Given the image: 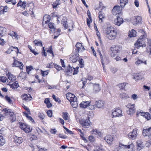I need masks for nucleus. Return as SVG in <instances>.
Instances as JSON below:
<instances>
[{
  "mask_svg": "<svg viewBox=\"0 0 151 151\" xmlns=\"http://www.w3.org/2000/svg\"><path fill=\"white\" fill-rule=\"evenodd\" d=\"M142 18L140 16H137L134 17L132 19V23L134 25H136L138 23H141Z\"/></svg>",
  "mask_w": 151,
  "mask_h": 151,
  "instance_id": "4468645a",
  "label": "nucleus"
},
{
  "mask_svg": "<svg viewBox=\"0 0 151 151\" xmlns=\"http://www.w3.org/2000/svg\"><path fill=\"white\" fill-rule=\"evenodd\" d=\"M131 98L133 100H135L137 99L138 96L136 94H134L131 96Z\"/></svg>",
  "mask_w": 151,
  "mask_h": 151,
  "instance_id": "13d9d810",
  "label": "nucleus"
},
{
  "mask_svg": "<svg viewBox=\"0 0 151 151\" xmlns=\"http://www.w3.org/2000/svg\"><path fill=\"white\" fill-rule=\"evenodd\" d=\"M19 76L22 79L25 78H26V73L23 72H21L19 73Z\"/></svg>",
  "mask_w": 151,
  "mask_h": 151,
  "instance_id": "49530a36",
  "label": "nucleus"
},
{
  "mask_svg": "<svg viewBox=\"0 0 151 151\" xmlns=\"http://www.w3.org/2000/svg\"><path fill=\"white\" fill-rule=\"evenodd\" d=\"M68 100L70 102V101H76L77 100V99L76 97L74 95V97L72 96V97L70 98Z\"/></svg>",
  "mask_w": 151,
  "mask_h": 151,
  "instance_id": "052dcab7",
  "label": "nucleus"
},
{
  "mask_svg": "<svg viewBox=\"0 0 151 151\" xmlns=\"http://www.w3.org/2000/svg\"><path fill=\"white\" fill-rule=\"evenodd\" d=\"M111 71L113 73H115L117 70V69L115 67H113L111 68Z\"/></svg>",
  "mask_w": 151,
  "mask_h": 151,
  "instance_id": "774afa93",
  "label": "nucleus"
},
{
  "mask_svg": "<svg viewBox=\"0 0 151 151\" xmlns=\"http://www.w3.org/2000/svg\"><path fill=\"white\" fill-rule=\"evenodd\" d=\"M136 32L134 29H132L131 31H129V37H135L136 35Z\"/></svg>",
  "mask_w": 151,
  "mask_h": 151,
  "instance_id": "c85d7f7f",
  "label": "nucleus"
},
{
  "mask_svg": "<svg viewBox=\"0 0 151 151\" xmlns=\"http://www.w3.org/2000/svg\"><path fill=\"white\" fill-rule=\"evenodd\" d=\"M145 63V65H146V61H145L144 62H143L141 60H139L135 62V64L136 65H138L140 64V63Z\"/></svg>",
  "mask_w": 151,
  "mask_h": 151,
  "instance_id": "5fc2aeb1",
  "label": "nucleus"
},
{
  "mask_svg": "<svg viewBox=\"0 0 151 151\" xmlns=\"http://www.w3.org/2000/svg\"><path fill=\"white\" fill-rule=\"evenodd\" d=\"M133 79L136 81L142 79L143 78V75L141 73H135L133 75Z\"/></svg>",
  "mask_w": 151,
  "mask_h": 151,
  "instance_id": "f3484780",
  "label": "nucleus"
},
{
  "mask_svg": "<svg viewBox=\"0 0 151 151\" xmlns=\"http://www.w3.org/2000/svg\"><path fill=\"white\" fill-rule=\"evenodd\" d=\"M14 142L17 145H19L22 142V139L21 137H19L15 136L14 137Z\"/></svg>",
  "mask_w": 151,
  "mask_h": 151,
  "instance_id": "6ab92c4d",
  "label": "nucleus"
},
{
  "mask_svg": "<svg viewBox=\"0 0 151 151\" xmlns=\"http://www.w3.org/2000/svg\"><path fill=\"white\" fill-rule=\"evenodd\" d=\"M11 88L12 89H15L19 87V85L16 82L13 83L10 85Z\"/></svg>",
  "mask_w": 151,
  "mask_h": 151,
  "instance_id": "4c0bfd02",
  "label": "nucleus"
},
{
  "mask_svg": "<svg viewBox=\"0 0 151 151\" xmlns=\"http://www.w3.org/2000/svg\"><path fill=\"white\" fill-rule=\"evenodd\" d=\"M122 47L120 45L113 46L110 48V55L116 61H118L121 60V58L117 56V53L120 52L122 50Z\"/></svg>",
  "mask_w": 151,
  "mask_h": 151,
  "instance_id": "f257e3e1",
  "label": "nucleus"
},
{
  "mask_svg": "<svg viewBox=\"0 0 151 151\" xmlns=\"http://www.w3.org/2000/svg\"><path fill=\"white\" fill-rule=\"evenodd\" d=\"M137 147V150H140L145 147V145L143 144L142 140L139 139L136 142Z\"/></svg>",
  "mask_w": 151,
  "mask_h": 151,
  "instance_id": "ddd939ff",
  "label": "nucleus"
},
{
  "mask_svg": "<svg viewBox=\"0 0 151 151\" xmlns=\"http://www.w3.org/2000/svg\"><path fill=\"white\" fill-rule=\"evenodd\" d=\"M27 3L26 2H22L21 0H20L17 4V6L18 7L20 6L21 7L24 9Z\"/></svg>",
  "mask_w": 151,
  "mask_h": 151,
  "instance_id": "b1692460",
  "label": "nucleus"
},
{
  "mask_svg": "<svg viewBox=\"0 0 151 151\" xmlns=\"http://www.w3.org/2000/svg\"><path fill=\"white\" fill-rule=\"evenodd\" d=\"M122 112L121 109L119 108L113 109L111 111L113 116L112 118L122 116Z\"/></svg>",
  "mask_w": 151,
  "mask_h": 151,
  "instance_id": "20e7f679",
  "label": "nucleus"
},
{
  "mask_svg": "<svg viewBox=\"0 0 151 151\" xmlns=\"http://www.w3.org/2000/svg\"><path fill=\"white\" fill-rule=\"evenodd\" d=\"M137 116H139L140 115L142 116H144L147 120H149L151 119L150 114L148 112L145 113L143 112H139V111H137Z\"/></svg>",
  "mask_w": 151,
  "mask_h": 151,
  "instance_id": "1a4fd4ad",
  "label": "nucleus"
},
{
  "mask_svg": "<svg viewBox=\"0 0 151 151\" xmlns=\"http://www.w3.org/2000/svg\"><path fill=\"white\" fill-rule=\"evenodd\" d=\"M21 129L27 133H29L32 130L30 126L24 123H21L20 125Z\"/></svg>",
  "mask_w": 151,
  "mask_h": 151,
  "instance_id": "423d86ee",
  "label": "nucleus"
},
{
  "mask_svg": "<svg viewBox=\"0 0 151 151\" xmlns=\"http://www.w3.org/2000/svg\"><path fill=\"white\" fill-rule=\"evenodd\" d=\"M0 8L1 9H2L3 11L2 12L1 10L0 11V14H2L3 12H6L7 11V6H5L4 7L1 6L0 7Z\"/></svg>",
  "mask_w": 151,
  "mask_h": 151,
  "instance_id": "de8ad7c7",
  "label": "nucleus"
},
{
  "mask_svg": "<svg viewBox=\"0 0 151 151\" xmlns=\"http://www.w3.org/2000/svg\"><path fill=\"white\" fill-rule=\"evenodd\" d=\"M105 17L104 14V13H102L101 12H100L99 13V20H101L102 21V19Z\"/></svg>",
  "mask_w": 151,
  "mask_h": 151,
  "instance_id": "58836bf2",
  "label": "nucleus"
},
{
  "mask_svg": "<svg viewBox=\"0 0 151 151\" xmlns=\"http://www.w3.org/2000/svg\"><path fill=\"white\" fill-rule=\"evenodd\" d=\"M48 27L49 28L53 29L54 31L55 29V28L53 24L51 22H50L48 24Z\"/></svg>",
  "mask_w": 151,
  "mask_h": 151,
  "instance_id": "4d7b16f0",
  "label": "nucleus"
},
{
  "mask_svg": "<svg viewBox=\"0 0 151 151\" xmlns=\"http://www.w3.org/2000/svg\"><path fill=\"white\" fill-rule=\"evenodd\" d=\"M62 24H63V25L64 27V29H67L68 28V25L67 24V22L65 20H62L61 21Z\"/></svg>",
  "mask_w": 151,
  "mask_h": 151,
  "instance_id": "a18cd8bd",
  "label": "nucleus"
},
{
  "mask_svg": "<svg viewBox=\"0 0 151 151\" xmlns=\"http://www.w3.org/2000/svg\"><path fill=\"white\" fill-rule=\"evenodd\" d=\"M14 47L13 46H11L9 48L8 50L6 51V53L8 54H10L12 51H13V48Z\"/></svg>",
  "mask_w": 151,
  "mask_h": 151,
  "instance_id": "e2e57ef3",
  "label": "nucleus"
},
{
  "mask_svg": "<svg viewBox=\"0 0 151 151\" xmlns=\"http://www.w3.org/2000/svg\"><path fill=\"white\" fill-rule=\"evenodd\" d=\"M38 116L40 120L43 119L45 117L44 114L42 113H39Z\"/></svg>",
  "mask_w": 151,
  "mask_h": 151,
  "instance_id": "864d4df0",
  "label": "nucleus"
},
{
  "mask_svg": "<svg viewBox=\"0 0 151 151\" xmlns=\"http://www.w3.org/2000/svg\"><path fill=\"white\" fill-rule=\"evenodd\" d=\"M123 19L119 16H117V18L114 20V24L118 26H120L123 22Z\"/></svg>",
  "mask_w": 151,
  "mask_h": 151,
  "instance_id": "dca6fc26",
  "label": "nucleus"
},
{
  "mask_svg": "<svg viewBox=\"0 0 151 151\" xmlns=\"http://www.w3.org/2000/svg\"><path fill=\"white\" fill-rule=\"evenodd\" d=\"M53 99L56 101L58 102H60V100L58 98H56L55 96L54 95H53L52 96Z\"/></svg>",
  "mask_w": 151,
  "mask_h": 151,
  "instance_id": "0e129e2a",
  "label": "nucleus"
},
{
  "mask_svg": "<svg viewBox=\"0 0 151 151\" xmlns=\"http://www.w3.org/2000/svg\"><path fill=\"white\" fill-rule=\"evenodd\" d=\"M9 35L12 36L13 38L14 39H18V35L15 32H12V33H9Z\"/></svg>",
  "mask_w": 151,
  "mask_h": 151,
  "instance_id": "f704fd0d",
  "label": "nucleus"
},
{
  "mask_svg": "<svg viewBox=\"0 0 151 151\" xmlns=\"http://www.w3.org/2000/svg\"><path fill=\"white\" fill-rule=\"evenodd\" d=\"M146 46L145 43L143 40L141 39H139L137 42L134 44V46L137 49L139 48L140 47H145Z\"/></svg>",
  "mask_w": 151,
  "mask_h": 151,
  "instance_id": "39448f33",
  "label": "nucleus"
},
{
  "mask_svg": "<svg viewBox=\"0 0 151 151\" xmlns=\"http://www.w3.org/2000/svg\"><path fill=\"white\" fill-rule=\"evenodd\" d=\"M47 115L48 116L50 117H51L52 116V111L51 110H48L47 112Z\"/></svg>",
  "mask_w": 151,
  "mask_h": 151,
  "instance_id": "69168bd1",
  "label": "nucleus"
},
{
  "mask_svg": "<svg viewBox=\"0 0 151 151\" xmlns=\"http://www.w3.org/2000/svg\"><path fill=\"white\" fill-rule=\"evenodd\" d=\"M90 101H82L80 104V107L84 108H86L90 104Z\"/></svg>",
  "mask_w": 151,
  "mask_h": 151,
  "instance_id": "4be33fe9",
  "label": "nucleus"
},
{
  "mask_svg": "<svg viewBox=\"0 0 151 151\" xmlns=\"http://www.w3.org/2000/svg\"><path fill=\"white\" fill-rule=\"evenodd\" d=\"M135 111V109H128L127 111V113L128 114L132 115L134 113Z\"/></svg>",
  "mask_w": 151,
  "mask_h": 151,
  "instance_id": "79ce46f5",
  "label": "nucleus"
},
{
  "mask_svg": "<svg viewBox=\"0 0 151 151\" xmlns=\"http://www.w3.org/2000/svg\"><path fill=\"white\" fill-rule=\"evenodd\" d=\"M142 134L145 137L147 136L149 137L151 135V127H144L143 129Z\"/></svg>",
  "mask_w": 151,
  "mask_h": 151,
  "instance_id": "6e6552de",
  "label": "nucleus"
},
{
  "mask_svg": "<svg viewBox=\"0 0 151 151\" xmlns=\"http://www.w3.org/2000/svg\"><path fill=\"white\" fill-rule=\"evenodd\" d=\"M43 20V24L44 23L45 24H47L50 21V17L48 15L46 14L44 16Z\"/></svg>",
  "mask_w": 151,
  "mask_h": 151,
  "instance_id": "412c9836",
  "label": "nucleus"
},
{
  "mask_svg": "<svg viewBox=\"0 0 151 151\" xmlns=\"http://www.w3.org/2000/svg\"><path fill=\"white\" fill-rule=\"evenodd\" d=\"M5 1L8 4H12V5H14L16 3V0H5Z\"/></svg>",
  "mask_w": 151,
  "mask_h": 151,
  "instance_id": "37998d69",
  "label": "nucleus"
},
{
  "mask_svg": "<svg viewBox=\"0 0 151 151\" xmlns=\"http://www.w3.org/2000/svg\"><path fill=\"white\" fill-rule=\"evenodd\" d=\"M104 105V102L101 100H99L95 102V106L99 108L103 107Z\"/></svg>",
  "mask_w": 151,
  "mask_h": 151,
  "instance_id": "aec40b11",
  "label": "nucleus"
},
{
  "mask_svg": "<svg viewBox=\"0 0 151 151\" xmlns=\"http://www.w3.org/2000/svg\"><path fill=\"white\" fill-rule=\"evenodd\" d=\"M122 9L119 6H115L112 10V13L113 15H116L117 14H119L121 12Z\"/></svg>",
  "mask_w": 151,
  "mask_h": 151,
  "instance_id": "f8f14e48",
  "label": "nucleus"
},
{
  "mask_svg": "<svg viewBox=\"0 0 151 151\" xmlns=\"http://www.w3.org/2000/svg\"><path fill=\"white\" fill-rule=\"evenodd\" d=\"M120 96L123 99H127L129 98L127 94L124 93L121 94Z\"/></svg>",
  "mask_w": 151,
  "mask_h": 151,
  "instance_id": "c9c22d12",
  "label": "nucleus"
},
{
  "mask_svg": "<svg viewBox=\"0 0 151 151\" xmlns=\"http://www.w3.org/2000/svg\"><path fill=\"white\" fill-rule=\"evenodd\" d=\"M70 104L72 107L74 108L77 107L78 105V103L77 100L74 101H70Z\"/></svg>",
  "mask_w": 151,
  "mask_h": 151,
  "instance_id": "ea45409f",
  "label": "nucleus"
},
{
  "mask_svg": "<svg viewBox=\"0 0 151 151\" xmlns=\"http://www.w3.org/2000/svg\"><path fill=\"white\" fill-rule=\"evenodd\" d=\"M106 33L109 40H114L116 37V32L112 27H108L106 28Z\"/></svg>",
  "mask_w": 151,
  "mask_h": 151,
  "instance_id": "f03ea898",
  "label": "nucleus"
},
{
  "mask_svg": "<svg viewBox=\"0 0 151 151\" xmlns=\"http://www.w3.org/2000/svg\"><path fill=\"white\" fill-rule=\"evenodd\" d=\"M2 111L6 113L7 114H8L10 116L12 117V122L14 121L15 120V115L14 113L13 112L12 110L10 109H4L2 110Z\"/></svg>",
  "mask_w": 151,
  "mask_h": 151,
  "instance_id": "9b49d317",
  "label": "nucleus"
},
{
  "mask_svg": "<svg viewBox=\"0 0 151 151\" xmlns=\"http://www.w3.org/2000/svg\"><path fill=\"white\" fill-rule=\"evenodd\" d=\"M13 65L15 66H23V63L17 60H15L14 62Z\"/></svg>",
  "mask_w": 151,
  "mask_h": 151,
  "instance_id": "e433bc0d",
  "label": "nucleus"
},
{
  "mask_svg": "<svg viewBox=\"0 0 151 151\" xmlns=\"http://www.w3.org/2000/svg\"><path fill=\"white\" fill-rule=\"evenodd\" d=\"M0 81L4 83L6 82L7 81H8L6 78L5 76L0 77Z\"/></svg>",
  "mask_w": 151,
  "mask_h": 151,
  "instance_id": "603ef678",
  "label": "nucleus"
},
{
  "mask_svg": "<svg viewBox=\"0 0 151 151\" xmlns=\"http://www.w3.org/2000/svg\"><path fill=\"white\" fill-rule=\"evenodd\" d=\"M134 146V145L132 142L128 143V145H124L120 143H119V147L122 148L132 149Z\"/></svg>",
  "mask_w": 151,
  "mask_h": 151,
  "instance_id": "9d476101",
  "label": "nucleus"
},
{
  "mask_svg": "<svg viewBox=\"0 0 151 151\" xmlns=\"http://www.w3.org/2000/svg\"><path fill=\"white\" fill-rule=\"evenodd\" d=\"M126 84L125 83H122L118 84L117 86L120 89H124Z\"/></svg>",
  "mask_w": 151,
  "mask_h": 151,
  "instance_id": "a19ab883",
  "label": "nucleus"
},
{
  "mask_svg": "<svg viewBox=\"0 0 151 151\" xmlns=\"http://www.w3.org/2000/svg\"><path fill=\"white\" fill-rule=\"evenodd\" d=\"M137 134V129H135L133 130L132 132H130L129 133L128 136L129 138L133 140L136 138Z\"/></svg>",
  "mask_w": 151,
  "mask_h": 151,
  "instance_id": "0eeeda50",
  "label": "nucleus"
},
{
  "mask_svg": "<svg viewBox=\"0 0 151 151\" xmlns=\"http://www.w3.org/2000/svg\"><path fill=\"white\" fill-rule=\"evenodd\" d=\"M5 99L6 101L10 104H11L12 103V101L11 99L10 98L7 96L5 97Z\"/></svg>",
  "mask_w": 151,
  "mask_h": 151,
  "instance_id": "bf43d9fd",
  "label": "nucleus"
},
{
  "mask_svg": "<svg viewBox=\"0 0 151 151\" xmlns=\"http://www.w3.org/2000/svg\"><path fill=\"white\" fill-rule=\"evenodd\" d=\"M79 122L82 126L84 128L88 127L91 124L89 120V117L86 119H81L79 120Z\"/></svg>",
  "mask_w": 151,
  "mask_h": 151,
  "instance_id": "7ed1b4c3",
  "label": "nucleus"
},
{
  "mask_svg": "<svg viewBox=\"0 0 151 151\" xmlns=\"http://www.w3.org/2000/svg\"><path fill=\"white\" fill-rule=\"evenodd\" d=\"M4 29V28L3 27H0V37H1L3 36Z\"/></svg>",
  "mask_w": 151,
  "mask_h": 151,
  "instance_id": "338daca9",
  "label": "nucleus"
},
{
  "mask_svg": "<svg viewBox=\"0 0 151 151\" xmlns=\"http://www.w3.org/2000/svg\"><path fill=\"white\" fill-rule=\"evenodd\" d=\"M78 67H76V68H73V75L76 74L78 71Z\"/></svg>",
  "mask_w": 151,
  "mask_h": 151,
  "instance_id": "3c124183",
  "label": "nucleus"
},
{
  "mask_svg": "<svg viewBox=\"0 0 151 151\" xmlns=\"http://www.w3.org/2000/svg\"><path fill=\"white\" fill-rule=\"evenodd\" d=\"M61 3V1L59 0H56L53 4H52V7L53 8L55 9Z\"/></svg>",
  "mask_w": 151,
  "mask_h": 151,
  "instance_id": "473e14b6",
  "label": "nucleus"
},
{
  "mask_svg": "<svg viewBox=\"0 0 151 151\" xmlns=\"http://www.w3.org/2000/svg\"><path fill=\"white\" fill-rule=\"evenodd\" d=\"M82 44L79 42H78L76 44V50H77V51L78 53H79L80 52H81V49L82 47Z\"/></svg>",
  "mask_w": 151,
  "mask_h": 151,
  "instance_id": "bb28decb",
  "label": "nucleus"
},
{
  "mask_svg": "<svg viewBox=\"0 0 151 151\" xmlns=\"http://www.w3.org/2000/svg\"><path fill=\"white\" fill-rule=\"evenodd\" d=\"M26 71L29 74L30 71L34 70L33 67H26Z\"/></svg>",
  "mask_w": 151,
  "mask_h": 151,
  "instance_id": "8fccbe9b",
  "label": "nucleus"
},
{
  "mask_svg": "<svg viewBox=\"0 0 151 151\" xmlns=\"http://www.w3.org/2000/svg\"><path fill=\"white\" fill-rule=\"evenodd\" d=\"M23 114L26 117L28 120H29L32 123L34 122V120L33 119L31 116H29L28 114L26 112H23Z\"/></svg>",
  "mask_w": 151,
  "mask_h": 151,
  "instance_id": "2f4dec72",
  "label": "nucleus"
},
{
  "mask_svg": "<svg viewBox=\"0 0 151 151\" xmlns=\"http://www.w3.org/2000/svg\"><path fill=\"white\" fill-rule=\"evenodd\" d=\"M22 97L23 100L26 102H28L32 99L30 95L28 93L22 95Z\"/></svg>",
  "mask_w": 151,
  "mask_h": 151,
  "instance_id": "a211bd4d",
  "label": "nucleus"
},
{
  "mask_svg": "<svg viewBox=\"0 0 151 151\" xmlns=\"http://www.w3.org/2000/svg\"><path fill=\"white\" fill-rule=\"evenodd\" d=\"M63 117L65 120H67L68 119V113L67 112L63 113Z\"/></svg>",
  "mask_w": 151,
  "mask_h": 151,
  "instance_id": "09e8293b",
  "label": "nucleus"
},
{
  "mask_svg": "<svg viewBox=\"0 0 151 151\" xmlns=\"http://www.w3.org/2000/svg\"><path fill=\"white\" fill-rule=\"evenodd\" d=\"M6 75L7 76L8 78L11 81H13L15 80L16 79V77L10 73L9 72L6 74Z\"/></svg>",
  "mask_w": 151,
  "mask_h": 151,
  "instance_id": "a878e982",
  "label": "nucleus"
},
{
  "mask_svg": "<svg viewBox=\"0 0 151 151\" xmlns=\"http://www.w3.org/2000/svg\"><path fill=\"white\" fill-rule=\"evenodd\" d=\"M6 142L4 137L1 135H0V146H3Z\"/></svg>",
  "mask_w": 151,
  "mask_h": 151,
  "instance_id": "72a5a7b5",
  "label": "nucleus"
},
{
  "mask_svg": "<svg viewBox=\"0 0 151 151\" xmlns=\"http://www.w3.org/2000/svg\"><path fill=\"white\" fill-rule=\"evenodd\" d=\"M79 54L78 53L76 52V54H75V56H73L72 57H70V59L71 60L73 63H75L78 60V58Z\"/></svg>",
  "mask_w": 151,
  "mask_h": 151,
  "instance_id": "393cba45",
  "label": "nucleus"
},
{
  "mask_svg": "<svg viewBox=\"0 0 151 151\" xmlns=\"http://www.w3.org/2000/svg\"><path fill=\"white\" fill-rule=\"evenodd\" d=\"M104 139L109 144H112L114 139L113 137L110 135H106L104 137Z\"/></svg>",
  "mask_w": 151,
  "mask_h": 151,
  "instance_id": "2eb2a0df",
  "label": "nucleus"
},
{
  "mask_svg": "<svg viewBox=\"0 0 151 151\" xmlns=\"http://www.w3.org/2000/svg\"><path fill=\"white\" fill-rule=\"evenodd\" d=\"M126 106L127 108H128V109H135V110H136V109L135 107V104H128Z\"/></svg>",
  "mask_w": 151,
  "mask_h": 151,
  "instance_id": "c03bdc74",
  "label": "nucleus"
},
{
  "mask_svg": "<svg viewBox=\"0 0 151 151\" xmlns=\"http://www.w3.org/2000/svg\"><path fill=\"white\" fill-rule=\"evenodd\" d=\"M72 96L74 97V95L69 93L66 94V98L68 100L70 98L72 97Z\"/></svg>",
  "mask_w": 151,
  "mask_h": 151,
  "instance_id": "6e6d98bb",
  "label": "nucleus"
},
{
  "mask_svg": "<svg viewBox=\"0 0 151 151\" xmlns=\"http://www.w3.org/2000/svg\"><path fill=\"white\" fill-rule=\"evenodd\" d=\"M33 43L35 45L42 47V42L39 40H35L33 41Z\"/></svg>",
  "mask_w": 151,
  "mask_h": 151,
  "instance_id": "c756f323",
  "label": "nucleus"
},
{
  "mask_svg": "<svg viewBox=\"0 0 151 151\" xmlns=\"http://www.w3.org/2000/svg\"><path fill=\"white\" fill-rule=\"evenodd\" d=\"M128 2V0H120V5L122 8H124Z\"/></svg>",
  "mask_w": 151,
  "mask_h": 151,
  "instance_id": "cd10ccee",
  "label": "nucleus"
},
{
  "mask_svg": "<svg viewBox=\"0 0 151 151\" xmlns=\"http://www.w3.org/2000/svg\"><path fill=\"white\" fill-rule=\"evenodd\" d=\"M63 67L65 68L66 67ZM66 72L68 73V75H69L70 73H72L73 72V67H66Z\"/></svg>",
  "mask_w": 151,
  "mask_h": 151,
  "instance_id": "7c9ffc66",
  "label": "nucleus"
},
{
  "mask_svg": "<svg viewBox=\"0 0 151 151\" xmlns=\"http://www.w3.org/2000/svg\"><path fill=\"white\" fill-rule=\"evenodd\" d=\"M93 91L95 93L99 92L100 90V87L99 84H95L93 85Z\"/></svg>",
  "mask_w": 151,
  "mask_h": 151,
  "instance_id": "5701e85b",
  "label": "nucleus"
},
{
  "mask_svg": "<svg viewBox=\"0 0 151 151\" xmlns=\"http://www.w3.org/2000/svg\"><path fill=\"white\" fill-rule=\"evenodd\" d=\"M88 139L89 141L91 142H93L95 140V137L92 135L89 136Z\"/></svg>",
  "mask_w": 151,
  "mask_h": 151,
  "instance_id": "680f3d73",
  "label": "nucleus"
}]
</instances>
